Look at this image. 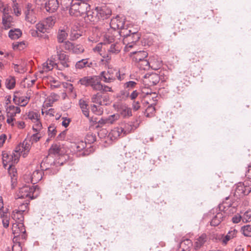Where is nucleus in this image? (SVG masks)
Masks as SVG:
<instances>
[{
	"label": "nucleus",
	"mask_w": 251,
	"mask_h": 251,
	"mask_svg": "<svg viewBox=\"0 0 251 251\" xmlns=\"http://www.w3.org/2000/svg\"><path fill=\"white\" fill-rule=\"evenodd\" d=\"M40 194V190L37 185H25L20 188L18 194V199L28 198L32 200L35 199Z\"/></svg>",
	"instance_id": "nucleus-1"
},
{
	"label": "nucleus",
	"mask_w": 251,
	"mask_h": 251,
	"mask_svg": "<svg viewBox=\"0 0 251 251\" xmlns=\"http://www.w3.org/2000/svg\"><path fill=\"white\" fill-rule=\"evenodd\" d=\"M101 80L100 75H93L84 76L80 79L78 82L86 87L90 86L94 91H101L102 88Z\"/></svg>",
	"instance_id": "nucleus-2"
},
{
	"label": "nucleus",
	"mask_w": 251,
	"mask_h": 251,
	"mask_svg": "<svg viewBox=\"0 0 251 251\" xmlns=\"http://www.w3.org/2000/svg\"><path fill=\"white\" fill-rule=\"evenodd\" d=\"M92 35L89 37V40L92 42L99 41L100 37H102L105 44L111 43L115 42V34L117 33L115 31L112 33L111 30H108L107 32L101 33L99 29L95 28Z\"/></svg>",
	"instance_id": "nucleus-3"
},
{
	"label": "nucleus",
	"mask_w": 251,
	"mask_h": 251,
	"mask_svg": "<svg viewBox=\"0 0 251 251\" xmlns=\"http://www.w3.org/2000/svg\"><path fill=\"white\" fill-rule=\"evenodd\" d=\"M90 9V5L85 0H75L70 8V14L75 16H82Z\"/></svg>",
	"instance_id": "nucleus-4"
},
{
	"label": "nucleus",
	"mask_w": 251,
	"mask_h": 251,
	"mask_svg": "<svg viewBox=\"0 0 251 251\" xmlns=\"http://www.w3.org/2000/svg\"><path fill=\"white\" fill-rule=\"evenodd\" d=\"M27 118L33 123V130L34 131H39L42 129V125L40 121V115L36 112L31 111L27 114Z\"/></svg>",
	"instance_id": "nucleus-5"
},
{
	"label": "nucleus",
	"mask_w": 251,
	"mask_h": 251,
	"mask_svg": "<svg viewBox=\"0 0 251 251\" xmlns=\"http://www.w3.org/2000/svg\"><path fill=\"white\" fill-rule=\"evenodd\" d=\"M31 148L30 141L25 139L23 143L19 144L16 148L14 151L15 153H18L20 155L25 157L28 154Z\"/></svg>",
	"instance_id": "nucleus-6"
},
{
	"label": "nucleus",
	"mask_w": 251,
	"mask_h": 251,
	"mask_svg": "<svg viewBox=\"0 0 251 251\" xmlns=\"http://www.w3.org/2000/svg\"><path fill=\"white\" fill-rule=\"evenodd\" d=\"M116 72L115 69L108 67L107 71L101 72L100 76L104 82L106 83H111L116 80Z\"/></svg>",
	"instance_id": "nucleus-7"
},
{
	"label": "nucleus",
	"mask_w": 251,
	"mask_h": 251,
	"mask_svg": "<svg viewBox=\"0 0 251 251\" xmlns=\"http://www.w3.org/2000/svg\"><path fill=\"white\" fill-rule=\"evenodd\" d=\"M20 158V155L18 153L13 151L11 154H8L4 152L2 153V161L3 165L5 167L10 164L14 165L18 162Z\"/></svg>",
	"instance_id": "nucleus-8"
},
{
	"label": "nucleus",
	"mask_w": 251,
	"mask_h": 251,
	"mask_svg": "<svg viewBox=\"0 0 251 251\" xmlns=\"http://www.w3.org/2000/svg\"><path fill=\"white\" fill-rule=\"evenodd\" d=\"M97 16L99 21L108 19L111 15V10L106 6L96 7Z\"/></svg>",
	"instance_id": "nucleus-9"
},
{
	"label": "nucleus",
	"mask_w": 251,
	"mask_h": 251,
	"mask_svg": "<svg viewBox=\"0 0 251 251\" xmlns=\"http://www.w3.org/2000/svg\"><path fill=\"white\" fill-rule=\"evenodd\" d=\"M91 101L92 102L98 104L100 105H106L109 103L108 97L106 96H102L99 93L92 96Z\"/></svg>",
	"instance_id": "nucleus-10"
},
{
	"label": "nucleus",
	"mask_w": 251,
	"mask_h": 251,
	"mask_svg": "<svg viewBox=\"0 0 251 251\" xmlns=\"http://www.w3.org/2000/svg\"><path fill=\"white\" fill-rule=\"evenodd\" d=\"M25 20L31 24H34L37 21V17L34 9L30 4H28L25 11Z\"/></svg>",
	"instance_id": "nucleus-11"
},
{
	"label": "nucleus",
	"mask_w": 251,
	"mask_h": 251,
	"mask_svg": "<svg viewBox=\"0 0 251 251\" xmlns=\"http://www.w3.org/2000/svg\"><path fill=\"white\" fill-rule=\"evenodd\" d=\"M43 172L42 171L36 170L34 171L30 176H25L24 179L27 183L31 182L35 184L38 182L42 178Z\"/></svg>",
	"instance_id": "nucleus-12"
},
{
	"label": "nucleus",
	"mask_w": 251,
	"mask_h": 251,
	"mask_svg": "<svg viewBox=\"0 0 251 251\" xmlns=\"http://www.w3.org/2000/svg\"><path fill=\"white\" fill-rule=\"evenodd\" d=\"M110 26L114 31L116 29H120L125 27V19L122 17L117 16L115 18L111 19Z\"/></svg>",
	"instance_id": "nucleus-13"
},
{
	"label": "nucleus",
	"mask_w": 251,
	"mask_h": 251,
	"mask_svg": "<svg viewBox=\"0 0 251 251\" xmlns=\"http://www.w3.org/2000/svg\"><path fill=\"white\" fill-rule=\"evenodd\" d=\"M12 230L15 237H18L21 235L23 236L25 232V227L22 222L13 223Z\"/></svg>",
	"instance_id": "nucleus-14"
},
{
	"label": "nucleus",
	"mask_w": 251,
	"mask_h": 251,
	"mask_svg": "<svg viewBox=\"0 0 251 251\" xmlns=\"http://www.w3.org/2000/svg\"><path fill=\"white\" fill-rule=\"evenodd\" d=\"M57 55L58 56V59L60 61V64H57L56 67L59 70H63L64 68L69 67V61L68 56L66 55V54L61 51H60L59 52H57Z\"/></svg>",
	"instance_id": "nucleus-15"
},
{
	"label": "nucleus",
	"mask_w": 251,
	"mask_h": 251,
	"mask_svg": "<svg viewBox=\"0 0 251 251\" xmlns=\"http://www.w3.org/2000/svg\"><path fill=\"white\" fill-rule=\"evenodd\" d=\"M159 81V76L156 74H152L146 75L144 82L149 86H153L158 83Z\"/></svg>",
	"instance_id": "nucleus-16"
},
{
	"label": "nucleus",
	"mask_w": 251,
	"mask_h": 251,
	"mask_svg": "<svg viewBox=\"0 0 251 251\" xmlns=\"http://www.w3.org/2000/svg\"><path fill=\"white\" fill-rule=\"evenodd\" d=\"M148 54L145 51H133L130 53V56L132 57L133 60L136 62H139L140 61L147 58Z\"/></svg>",
	"instance_id": "nucleus-17"
},
{
	"label": "nucleus",
	"mask_w": 251,
	"mask_h": 251,
	"mask_svg": "<svg viewBox=\"0 0 251 251\" xmlns=\"http://www.w3.org/2000/svg\"><path fill=\"white\" fill-rule=\"evenodd\" d=\"M86 142H84L82 140H77L75 142H71V148L74 152H78L82 151L86 148Z\"/></svg>",
	"instance_id": "nucleus-18"
},
{
	"label": "nucleus",
	"mask_w": 251,
	"mask_h": 251,
	"mask_svg": "<svg viewBox=\"0 0 251 251\" xmlns=\"http://www.w3.org/2000/svg\"><path fill=\"white\" fill-rule=\"evenodd\" d=\"M59 7V3L57 0H49L45 3L46 10L50 13H53L56 11Z\"/></svg>",
	"instance_id": "nucleus-19"
},
{
	"label": "nucleus",
	"mask_w": 251,
	"mask_h": 251,
	"mask_svg": "<svg viewBox=\"0 0 251 251\" xmlns=\"http://www.w3.org/2000/svg\"><path fill=\"white\" fill-rule=\"evenodd\" d=\"M57 63L54 60V59H48L43 64L42 70L41 73L48 72L51 71L55 67H56Z\"/></svg>",
	"instance_id": "nucleus-20"
},
{
	"label": "nucleus",
	"mask_w": 251,
	"mask_h": 251,
	"mask_svg": "<svg viewBox=\"0 0 251 251\" xmlns=\"http://www.w3.org/2000/svg\"><path fill=\"white\" fill-rule=\"evenodd\" d=\"M119 115L118 114L110 115L107 118L101 119L99 123L104 124H113L119 119Z\"/></svg>",
	"instance_id": "nucleus-21"
},
{
	"label": "nucleus",
	"mask_w": 251,
	"mask_h": 251,
	"mask_svg": "<svg viewBox=\"0 0 251 251\" xmlns=\"http://www.w3.org/2000/svg\"><path fill=\"white\" fill-rule=\"evenodd\" d=\"M124 134V128L123 127H117L112 129L109 133V136L112 139H116Z\"/></svg>",
	"instance_id": "nucleus-22"
},
{
	"label": "nucleus",
	"mask_w": 251,
	"mask_h": 251,
	"mask_svg": "<svg viewBox=\"0 0 251 251\" xmlns=\"http://www.w3.org/2000/svg\"><path fill=\"white\" fill-rule=\"evenodd\" d=\"M11 218L15 221V223H23L24 220V213L15 209L11 214Z\"/></svg>",
	"instance_id": "nucleus-23"
},
{
	"label": "nucleus",
	"mask_w": 251,
	"mask_h": 251,
	"mask_svg": "<svg viewBox=\"0 0 251 251\" xmlns=\"http://www.w3.org/2000/svg\"><path fill=\"white\" fill-rule=\"evenodd\" d=\"M237 233V231L235 229L229 231L227 234L221 239L222 244L225 245H226L228 241L236 236Z\"/></svg>",
	"instance_id": "nucleus-24"
},
{
	"label": "nucleus",
	"mask_w": 251,
	"mask_h": 251,
	"mask_svg": "<svg viewBox=\"0 0 251 251\" xmlns=\"http://www.w3.org/2000/svg\"><path fill=\"white\" fill-rule=\"evenodd\" d=\"M7 112V116L9 117H14L16 114L20 113L21 112L20 108L14 105H10L6 109Z\"/></svg>",
	"instance_id": "nucleus-25"
},
{
	"label": "nucleus",
	"mask_w": 251,
	"mask_h": 251,
	"mask_svg": "<svg viewBox=\"0 0 251 251\" xmlns=\"http://www.w3.org/2000/svg\"><path fill=\"white\" fill-rule=\"evenodd\" d=\"M121 46L117 42L111 44L107 49L108 52L110 54H117L119 53L121 50Z\"/></svg>",
	"instance_id": "nucleus-26"
},
{
	"label": "nucleus",
	"mask_w": 251,
	"mask_h": 251,
	"mask_svg": "<svg viewBox=\"0 0 251 251\" xmlns=\"http://www.w3.org/2000/svg\"><path fill=\"white\" fill-rule=\"evenodd\" d=\"M62 148L61 146L59 144H54L52 145L51 147L49 150V153L50 154H57L60 155L63 153V151H62Z\"/></svg>",
	"instance_id": "nucleus-27"
},
{
	"label": "nucleus",
	"mask_w": 251,
	"mask_h": 251,
	"mask_svg": "<svg viewBox=\"0 0 251 251\" xmlns=\"http://www.w3.org/2000/svg\"><path fill=\"white\" fill-rule=\"evenodd\" d=\"M96 13L97 11L95 8V9L93 11H91L89 9H88L87 12L85 13L87 15L88 20L94 24L99 22V18L97 16Z\"/></svg>",
	"instance_id": "nucleus-28"
},
{
	"label": "nucleus",
	"mask_w": 251,
	"mask_h": 251,
	"mask_svg": "<svg viewBox=\"0 0 251 251\" xmlns=\"http://www.w3.org/2000/svg\"><path fill=\"white\" fill-rule=\"evenodd\" d=\"M120 30L118 33L120 36L124 37L123 43L124 44H126L127 39L130 38L131 36H130V34L132 31L131 30L126 28L125 27L121 28Z\"/></svg>",
	"instance_id": "nucleus-29"
},
{
	"label": "nucleus",
	"mask_w": 251,
	"mask_h": 251,
	"mask_svg": "<svg viewBox=\"0 0 251 251\" xmlns=\"http://www.w3.org/2000/svg\"><path fill=\"white\" fill-rule=\"evenodd\" d=\"M224 213L219 212L214 216L211 221V225L212 226H218L223 220Z\"/></svg>",
	"instance_id": "nucleus-30"
},
{
	"label": "nucleus",
	"mask_w": 251,
	"mask_h": 251,
	"mask_svg": "<svg viewBox=\"0 0 251 251\" xmlns=\"http://www.w3.org/2000/svg\"><path fill=\"white\" fill-rule=\"evenodd\" d=\"M120 114L124 117H128L132 115L131 109L126 105H122L119 110Z\"/></svg>",
	"instance_id": "nucleus-31"
},
{
	"label": "nucleus",
	"mask_w": 251,
	"mask_h": 251,
	"mask_svg": "<svg viewBox=\"0 0 251 251\" xmlns=\"http://www.w3.org/2000/svg\"><path fill=\"white\" fill-rule=\"evenodd\" d=\"M192 245V242L190 239H185L180 243L179 246L182 248V251H189Z\"/></svg>",
	"instance_id": "nucleus-32"
},
{
	"label": "nucleus",
	"mask_w": 251,
	"mask_h": 251,
	"mask_svg": "<svg viewBox=\"0 0 251 251\" xmlns=\"http://www.w3.org/2000/svg\"><path fill=\"white\" fill-rule=\"evenodd\" d=\"M13 69L16 73L23 74L26 71L25 64V62H21L19 64H13Z\"/></svg>",
	"instance_id": "nucleus-33"
},
{
	"label": "nucleus",
	"mask_w": 251,
	"mask_h": 251,
	"mask_svg": "<svg viewBox=\"0 0 251 251\" xmlns=\"http://www.w3.org/2000/svg\"><path fill=\"white\" fill-rule=\"evenodd\" d=\"M206 235L204 234H202L196 240L195 243V248L197 250L200 248L206 242Z\"/></svg>",
	"instance_id": "nucleus-34"
},
{
	"label": "nucleus",
	"mask_w": 251,
	"mask_h": 251,
	"mask_svg": "<svg viewBox=\"0 0 251 251\" xmlns=\"http://www.w3.org/2000/svg\"><path fill=\"white\" fill-rule=\"evenodd\" d=\"M12 17L5 14L3 15L2 17V23L3 26L5 29L10 28L13 25L12 23Z\"/></svg>",
	"instance_id": "nucleus-35"
},
{
	"label": "nucleus",
	"mask_w": 251,
	"mask_h": 251,
	"mask_svg": "<svg viewBox=\"0 0 251 251\" xmlns=\"http://www.w3.org/2000/svg\"><path fill=\"white\" fill-rule=\"evenodd\" d=\"M79 105L81 109V110L83 113V114L87 117H89V110L88 104L87 102L83 100H79Z\"/></svg>",
	"instance_id": "nucleus-36"
},
{
	"label": "nucleus",
	"mask_w": 251,
	"mask_h": 251,
	"mask_svg": "<svg viewBox=\"0 0 251 251\" xmlns=\"http://www.w3.org/2000/svg\"><path fill=\"white\" fill-rule=\"evenodd\" d=\"M16 84L15 78L12 76H9L5 80V86L8 89H13Z\"/></svg>",
	"instance_id": "nucleus-37"
},
{
	"label": "nucleus",
	"mask_w": 251,
	"mask_h": 251,
	"mask_svg": "<svg viewBox=\"0 0 251 251\" xmlns=\"http://www.w3.org/2000/svg\"><path fill=\"white\" fill-rule=\"evenodd\" d=\"M92 63L89 64L88 59H83L77 61L75 64V68L78 69H81L86 66L90 67Z\"/></svg>",
	"instance_id": "nucleus-38"
},
{
	"label": "nucleus",
	"mask_w": 251,
	"mask_h": 251,
	"mask_svg": "<svg viewBox=\"0 0 251 251\" xmlns=\"http://www.w3.org/2000/svg\"><path fill=\"white\" fill-rule=\"evenodd\" d=\"M8 34L11 39H17L22 35V32L19 29H11Z\"/></svg>",
	"instance_id": "nucleus-39"
},
{
	"label": "nucleus",
	"mask_w": 251,
	"mask_h": 251,
	"mask_svg": "<svg viewBox=\"0 0 251 251\" xmlns=\"http://www.w3.org/2000/svg\"><path fill=\"white\" fill-rule=\"evenodd\" d=\"M45 25V26L48 30L52 28L55 23V19L52 17L47 18L45 20L43 21Z\"/></svg>",
	"instance_id": "nucleus-40"
},
{
	"label": "nucleus",
	"mask_w": 251,
	"mask_h": 251,
	"mask_svg": "<svg viewBox=\"0 0 251 251\" xmlns=\"http://www.w3.org/2000/svg\"><path fill=\"white\" fill-rule=\"evenodd\" d=\"M68 33L64 29L59 30L57 35V40L59 43H63L67 38Z\"/></svg>",
	"instance_id": "nucleus-41"
},
{
	"label": "nucleus",
	"mask_w": 251,
	"mask_h": 251,
	"mask_svg": "<svg viewBox=\"0 0 251 251\" xmlns=\"http://www.w3.org/2000/svg\"><path fill=\"white\" fill-rule=\"evenodd\" d=\"M130 36H131L130 38H127L126 41H131V42L136 43L140 38V33L136 31L131 32Z\"/></svg>",
	"instance_id": "nucleus-42"
},
{
	"label": "nucleus",
	"mask_w": 251,
	"mask_h": 251,
	"mask_svg": "<svg viewBox=\"0 0 251 251\" xmlns=\"http://www.w3.org/2000/svg\"><path fill=\"white\" fill-rule=\"evenodd\" d=\"M138 63V66L141 69L148 70L150 68V63L147 58H145Z\"/></svg>",
	"instance_id": "nucleus-43"
},
{
	"label": "nucleus",
	"mask_w": 251,
	"mask_h": 251,
	"mask_svg": "<svg viewBox=\"0 0 251 251\" xmlns=\"http://www.w3.org/2000/svg\"><path fill=\"white\" fill-rule=\"evenodd\" d=\"M36 28L40 33H44L48 32V29L45 26V25L43 21H41L36 25Z\"/></svg>",
	"instance_id": "nucleus-44"
},
{
	"label": "nucleus",
	"mask_w": 251,
	"mask_h": 251,
	"mask_svg": "<svg viewBox=\"0 0 251 251\" xmlns=\"http://www.w3.org/2000/svg\"><path fill=\"white\" fill-rule=\"evenodd\" d=\"M100 106L101 105H100L98 106H97L95 104L92 105L91 106V111L96 115H101L103 113V108L100 107Z\"/></svg>",
	"instance_id": "nucleus-45"
},
{
	"label": "nucleus",
	"mask_w": 251,
	"mask_h": 251,
	"mask_svg": "<svg viewBox=\"0 0 251 251\" xmlns=\"http://www.w3.org/2000/svg\"><path fill=\"white\" fill-rule=\"evenodd\" d=\"M243 235L247 237H251V225H248L243 226L241 228Z\"/></svg>",
	"instance_id": "nucleus-46"
},
{
	"label": "nucleus",
	"mask_w": 251,
	"mask_h": 251,
	"mask_svg": "<svg viewBox=\"0 0 251 251\" xmlns=\"http://www.w3.org/2000/svg\"><path fill=\"white\" fill-rule=\"evenodd\" d=\"M29 202V200H25L24 202H22L20 204V205L18 206V208L17 209V210L24 213L28 208V205Z\"/></svg>",
	"instance_id": "nucleus-47"
},
{
	"label": "nucleus",
	"mask_w": 251,
	"mask_h": 251,
	"mask_svg": "<svg viewBox=\"0 0 251 251\" xmlns=\"http://www.w3.org/2000/svg\"><path fill=\"white\" fill-rule=\"evenodd\" d=\"M84 51V48L81 45L74 44L72 51L76 54L82 53Z\"/></svg>",
	"instance_id": "nucleus-48"
},
{
	"label": "nucleus",
	"mask_w": 251,
	"mask_h": 251,
	"mask_svg": "<svg viewBox=\"0 0 251 251\" xmlns=\"http://www.w3.org/2000/svg\"><path fill=\"white\" fill-rule=\"evenodd\" d=\"M57 131L54 125H50L48 127L49 136L50 138H53L56 135Z\"/></svg>",
	"instance_id": "nucleus-49"
},
{
	"label": "nucleus",
	"mask_w": 251,
	"mask_h": 251,
	"mask_svg": "<svg viewBox=\"0 0 251 251\" xmlns=\"http://www.w3.org/2000/svg\"><path fill=\"white\" fill-rule=\"evenodd\" d=\"M36 133L33 134L31 137V141L32 143L38 142L42 136V134L41 133L40 131H35Z\"/></svg>",
	"instance_id": "nucleus-50"
},
{
	"label": "nucleus",
	"mask_w": 251,
	"mask_h": 251,
	"mask_svg": "<svg viewBox=\"0 0 251 251\" xmlns=\"http://www.w3.org/2000/svg\"><path fill=\"white\" fill-rule=\"evenodd\" d=\"M85 139L86 141L85 142H87L88 144H92L96 141V137L95 135L93 133H89L87 134Z\"/></svg>",
	"instance_id": "nucleus-51"
},
{
	"label": "nucleus",
	"mask_w": 251,
	"mask_h": 251,
	"mask_svg": "<svg viewBox=\"0 0 251 251\" xmlns=\"http://www.w3.org/2000/svg\"><path fill=\"white\" fill-rule=\"evenodd\" d=\"M155 107L152 104L149 106L146 110V115L147 117H151L155 112Z\"/></svg>",
	"instance_id": "nucleus-52"
},
{
	"label": "nucleus",
	"mask_w": 251,
	"mask_h": 251,
	"mask_svg": "<svg viewBox=\"0 0 251 251\" xmlns=\"http://www.w3.org/2000/svg\"><path fill=\"white\" fill-rule=\"evenodd\" d=\"M7 209L3 207V203L1 197H0V217H2L7 213Z\"/></svg>",
	"instance_id": "nucleus-53"
},
{
	"label": "nucleus",
	"mask_w": 251,
	"mask_h": 251,
	"mask_svg": "<svg viewBox=\"0 0 251 251\" xmlns=\"http://www.w3.org/2000/svg\"><path fill=\"white\" fill-rule=\"evenodd\" d=\"M111 59V54L107 52V54H104L102 56V58L101 60V61L103 62V64H108L110 60Z\"/></svg>",
	"instance_id": "nucleus-54"
},
{
	"label": "nucleus",
	"mask_w": 251,
	"mask_h": 251,
	"mask_svg": "<svg viewBox=\"0 0 251 251\" xmlns=\"http://www.w3.org/2000/svg\"><path fill=\"white\" fill-rule=\"evenodd\" d=\"M18 103H20L21 106H25L28 102L29 97H25L24 98L22 97L18 98Z\"/></svg>",
	"instance_id": "nucleus-55"
},
{
	"label": "nucleus",
	"mask_w": 251,
	"mask_h": 251,
	"mask_svg": "<svg viewBox=\"0 0 251 251\" xmlns=\"http://www.w3.org/2000/svg\"><path fill=\"white\" fill-rule=\"evenodd\" d=\"M59 96L55 93H51L48 98V101L54 103V102L57 101L59 99Z\"/></svg>",
	"instance_id": "nucleus-56"
},
{
	"label": "nucleus",
	"mask_w": 251,
	"mask_h": 251,
	"mask_svg": "<svg viewBox=\"0 0 251 251\" xmlns=\"http://www.w3.org/2000/svg\"><path fill=\"white\" fill-rule=\"evenodd\" d=\"M52 104L53 103L48 101V99H47L43 105V108L42 109V114L44 115L45 114V110L49 107L51 106Z\"/></svg>",
	"instance_id": "nucleus-57"
},
{
	"label": "nucleus",
	"mask_w": 251,
	"mask_h": 251,
	"mask_svg": "<svg viewBox=\"0 0 251 251\" xmlns=\"http://www.w3.org/2000/svg\"><path fill=\"white\" fill-rule=\"evenodd\" d=\"M136 84L137 83L135 81H129L125 83L124 86L125 88H127L129 90L130 89L134 88Z\"/></svg>",
	"instance_id": "nucleus-58"
},
{
	"label": "nucleus",
	"mask_w": 251,
	"mask_h": 251,
	"mask_svg": "<svg viewBox=\"0 0 251 251\" xmlns=\"http://www.w3.org/2000/svg\"><path fill=\"white\" fill-rule=\"evenodd\" d=\"M242 218L243 222H249L251 221V214L249 212H246L244 213Z\"/></svg>",
	"instance_id": "nucleus-59"
},
{
	"label": "nucleus",
	"mask_w": 251,
	"mask_h": 251,
	"mask_svg": "<svg viewBox=\"0 0 251 251\" xmlns=\"http://www.w3.org/2000/svg\"><path fill=\"white\" fill-rule=\"evenodd\" d=\"M124 134L129 133L133 129L132 126L129 124H125L124 125Z\"/></svg>",
	"instance_id": "nucleus-60"
},
{
	"label": "nucleus",
	"mask_w": 251,
	"mask_h": 251,
	"mask_svg": "<svg viewBox=\"0 0 251 251\" xmlns=\"http://www.w3.org/2000/svg\"><path fill=\"white\" fill-rule=\"evenodd\" d=\"M245 187L243 186V185L240 184V185H238L237 187L236 188L235 190V193L238 194L239 195L241 194H244L245 191H244Z\"/></svg>",
	"instance_id": "nucleus-61"
},
{
	"label": "nucleus",
	"mask_w": 251,
	"mask_h": 251,
	"mask_svg": "<svg viewBox=\"0 0 251 251\" xmlns=\"http://www.w3.org/2000/svg\"><path fill=\"white\" fill-rule=\"evenodd\" d=\"M117 77L118 80L121 81L123 80L125 77V74L122 73L120 70L117 71L115 73V77Z\"/></svg>",
	"instance_id": "nucleus-62"
},
{
	"label": "nucleus",
	"mask_w": 251,
	"mask_h": 251,
	"mask_svg": "<svg viewBox=\"0 0 251 251\" xmlns=\"http://www.w3.org/2000/svg\"><path fill=\"white\" fill-rule=\"evenodd\" d=\"M241 219L242 220V216L239 214L235 215L232 218V221L234 224L239 223Z\"/></svg>",
	"instance_id": "nucleus-63"
},
{
	"label": "nucleus",
	"mask_w": 251,
	"mask_h": 251,
	"mask_svg": "<svg viewBox=\"0 0 251 251\" xmlns=\"http://www.w3.org/2000/svg\"><path fill=\"white\" fill-rule=\"evenodd\" d=\"M74 44L70 42H66L64 45V48L66 50L72 51Z\"/></svg>",
	"instance_id": "nucleus-64"
}]
</instances>
